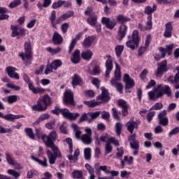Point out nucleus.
<instances>
[{
	"mask_svg": "<svg viewBox=\"0 0 179 179\" xmlns=\"http://www.w3.org/2000/svg\"><path fill=\"white\" fill-rule=\"evenodd\" d=\"M97 15L93 14L92 15H90L89 17L87 19V22L90 26H94L97 24Z\"/></svg>",
	"mask_w": 179,
	"mask_h": 179,
	"instance_id": "nucleus-38",
	"label": "nucleus"
},
{
	"mask_svg": "<svg viewBox=\"0 0 179 179\" xmlns=\"http://www.w3.org/2000/svg\"><path fill=\"white\" fill-rule=\"evenodd\" d=\"M101 90L102 92L101 95L97 96V101H85L84 104H86L88 107H97V106H100L102 103H107V101H110V98L108 95V90L104 87H101Z\"/></svg>",
	"mask_w": 179,
	"mask_h": 179,
	"instance_id": "nucleus-2",
	"label": "nucleus"
},
{
	"mask_svg": "<svg viewBox=\"0 0 179 179\" xmlns=\"http://www.w3.org/2000/svg\"><path fill=\"white\" fill-rule=\"evenodd\" d=\"M50 64L55 71H57L58 68L62 66V62L60 59H55Z\"/></svg>",
	"mask_w": 179,
	"mask_h": 179,
	"instance_id": "nucleus-48",
	"label": "nucleus"
},
{
	"mask_svg": "<svg viewBox=\"0 0 179 179\" xmlns=\"http://www.w3.org/2000/svg\"><path fill=\"white\" fill-rule=\"evenodd\" d=\"M123 82L125 83V89H132L135 86V81L129 76V74L125 73L123 78Z\"/></svg>",
	"mask_w": 179,
	"mask_h": 179,
	"instance_id": "nucleus-21",
	"label": "nucleus"
},
{
	"mask_svg": "<svg viewBox=\"0 0 179 179\" xmlns=\"http://www.w3.org/2000/svg\"><path fill=\"white\" fill-rule=\"evenodd\" d=\"M45 92H48L49 93H50L51 90L44 89L42 87H35V89L34 90V92L32 93H34V94H44V93H45Z\"/></svg>",
	"mask_w": 179,
	"mask_h": 179,
	"instance_id": "nucleus-41",
	"label": "nucleus"
},
{
	"mask_svg": "<svg viewBox=\"0 0 179 179\" xmlns=\"http://www.w3.org/2000/svg\"><path fill=\"white\" fill-rule=\"evenodd\" d=\"M101 119L106 120V121L109 122L110 121V113L107 112V111L102 112Z\"/></svg>",
	"mask_w": 179,
	"mask_h": 179,
	"instance_id": "nucleus-61",
	"label": "nucleus"
},
{
	"mask_svg": "<svg viewBox=\"0 0 179 179\" xmlns=\"http://www.w3.org/2000/svg\"><path fill=\"white\" fill-rule=\"evenodd\" d=\"M58 138V134L57 133V131L53 130L50 131L48 135L43 134L42 136V141L45 143V145L47 146H51L52 145H55L54 142L57 141Z\"/></svg>",
	"mask_w": 179,
	"mask_h": 179,
	"instance_id": "nucleus-6",
	"label": "nucleus"
},
{
	"mask_svg": "<svg viewBox=\"0 0 179 179\" xmlns=\"http://www.w3.org/2000/svg\"><path fill=\"white\" fill-rule=\"evenodd\" d=\"M50 106H51V97H50V95L45 94L42 99H38L37 103L31 106V110L32 111L42 113L45 111Z\"/></svg>",
	"mask_w": 179,
	"mask_h": 179,
	"instance_id": "nucleus-3",
	"label": "nucleus"
},
{
	"mask_svg": "<svg viewBox=\"0 0 179 179\" xmlns=\"http://www.w3.org/2000/svg\"><path fill=\"white\" fill-rule=\"evenodd\" d=\"M79 155H80V150H79V148H77L74 152L73 156L70 155L67 157L69 160H76L77 162Z\"/></svg>",
	"mask_w": 179,
	"mask_h": 179,
	"instance_id": "nucleus-49",
	"label": "nucleus"
},
{
	"mask_svg": "<svg viewBox=\"0 0 179 179\" xmlns=\"http://www.w3.org/2000/svg\"><path fill=\"white\" fill-rule=\"evenodd\" d=\"M106 58L108 59L105 62V76L106 78H110V73H111V71H113V69L114 68V66L113 65V57H111L110 55H106Z\"/></svg>",
	"mask_w": 179,
	"mask_h": 179,
	"instance_id": "nucleus-14",
	"label": "nucleus"
},
{
	"mask_svg": "<svg viewBox=\"0 0 179 179\" xmlns=\"http://www.w3.org/2000/svg\"><path fill=\"white\" fill-rule=\"evenodd\" d=\"M89 115V113H83L81 117H80L79 120H78V123L80 124L82 122H84V121H87L88 120V116Z\"/></svg>",
	"mask_w": 179,
	"mask_h": 179,
	"instance_id": "nucleus-64",
	"label": "nucleus"
},
{
	"mask_svg": "<svg viewBox=\"0 0 179 179\" xmlns=\"http://www.w3.org/2000/svg\"><path fill=\"white\" fill-rule=\"evenodd\" d=\"M153 27V22H152V15H148L147 17L145 28L147 30H152Z\"/></svg>",
	"mask_w": 179,
	"mask_h": 179,
	"instance_id": "nucleus-52",
	"label": "nucleus"
},
{
	"mask_svg": "<svg viewBox=\"0 0 179 179\" xmlns=\"http://www.w3.org/2000/svg\"><path fill=\"white\" fill-rule=\"evenodd\" d=\"M71 178L73 179H85L83 171L80 170H75L71 173Z\"/></svg>",
	"mask_w": 179,
	"mask_h": 179,
	"instance_id": "nucleus-33",
	"label": "nucleus"
},
{
	"mask_svg": "<svg viewBox=\"0 0 179 179\" xmlns=\"http://www.w3.org/2000/svg\"><path fill=\"white\" fill-rule=\"evenodd\" d=\"M112 114H113V117L115 120H117V121H121V118L120 117V115H118V110H117L116 108H112Z\"/></svg>",
	"mask_w": 179,
	"mask_h": 179,
	"instance_id": "nucleus-59",
	"label": "nucleus"
},
{
	"mask_svg": "<svg viewBox=\"0 0 179 179\" xmlns=\"http://www.w3.org/2000/svg\"><path fill=\"white\" fill-rule=\"evenodd\" d=\"M61 114L63 115V117H64V118L71 120H76L80 116V114L78 113H70L69 110L66 108H62Z\"/></svg>",
	"mask_w": 179,
	"mask_h": 179,
	"instance_id": "nucleus-13",
	"label": "nucleus"
},
{
	"mask_svg": "<svg viewBox=\"0 0 179 179\" xmlns=\"http://www.w3.org/2000/svg\"><path fill=\"white\" fill-rule=\"evenodd\" d=\"M122 131V124H121V122H117L115 124V132L117 136H120V135H121Z\"/></svg>",
	"mask_w": 179,
	"mask_h": 179,
	"instance_id": "nucleus-56",
	"label": "nucleus"
},
{
	"mask_svg": "<svg viewBox=\"0 0 179 179\" xmlns=\"http://www.w3.org/2000/svg\"><path fill=\"white\" fill-rule=\"evenodd\" d=\"M46 51L50 52V54H51V55H55V54H58V53L61 52V51H62V49L59 47L56 48L55 49L51 47H48V48H46Z\"/></svg>",
	"mask_w": 179,
	"mask_h": 179,
	"instance_id": "nucleus-44",
	"label": "nucleus"
},
{
	"mask_svg": "<svg viewBox=\"0 0 179 179\" xmlns=\"http://www.w3.org/2000/svg\"><path fill=\"white\" fill-rule=\"evenodd\" d=\"M101 113V112H100V111L88 113V115L91 118L90 120H88V124H90V122H92V121L94 120H96V118H97L100 115Z\"/></svg>",
	"mask_w": 179,
	"mask_h": 179,
	"instance_id": "nucleus-43",
	"label": "nucleus"
},
{
	"mask_svg": "<svg viewBox=\"0 0 179 179\" xmlns=\"http://www.w3.org/2000/svg\"><path fill=\"white\" fill-rule=\"evenodd\" d=\"M31 159L34 160V162H36V163H38L41 166H43V167H48V164H47V159H44L43 161L40 160L38 158L34 157V156H31Z\"/></svg>",
	"mask_w": 179,
	"mask_h": 179,
	"instance_id": "nucleus-42",
	"label": "nucleus"
},
{
	"mask_svg": "<svg viewBox=\"0 0 179 179\" xmlns=\"http://www.w3.org/2000/svg\"><path fill=\"white\" fill-rule=\"evenodd\" d=\"M5 156L6 162L8 164H10V166H13L15 170H23V166L16 162L15 158H13V155L11 153L6 152L5 153Z\"/></svg>",
	"mask_w": 179,
	"mask_h": 179,
	"instance_id": "nucleus-9",
	"label": "nucleus"
},
{
	"mask_svg": "<svg viewBox=\"0 0 179 179\" xmlns=\"http://www.w3.org/2000/svg\"><path fill=\"white\" fill-rule=\"evenodd\" d=\"M110 85L113 86V87H116L117 92L122 94V84L119 83L118 81H115V80H110Z\"/></svg>",
	"mask_w": 179,
	"mask_h": 179,
	"instance_id": "nucleus-36",
	"label": "nucleus"
},
{
	"mask_svg": "<svg viewBox=\"0 0 179 179\" xmlns=\"http://www.w3.org/2000/svg\"><path fill=\"white\" fill-rule=\"evenodd\" d=\"M86 170L90 174L89 179H96V175L94 174V168L92 167L90 164H86L85 165Z\"/></svg>",
	"mask_w": 179,
	"mask_h": 179,
	"instance_id": "nucleus-34",
	"label": "nucleus"
},
{
	"mask_svg": "<svg viewBox=\"0 0 179 179\" xmlns=\"http://www.w3.org/2000/svg\"><path fill=\"white\" fill-rule=\"evenodd\" d=\"M128 31V27L122 24L119 27V31L117 34V40H122L125 36H127V32Z\"/></svg>",
	"mask_w": 179,
	"mask_h": 179,
	"instance_id": "nucleus-22",
	"label": "nucleus"
},
{
	"mask_svg": "<svg viewBox=\"0 0 179 179\" xmlns=\"http://www.w3.org/2000/svg\"><path fill=\"white\" fill-rule=\"evenodd\" d=\"M173 48H174V44L166 45L165 52H166L168 55H171V53L173 52Z\"/></svg>",
	"mask_w": 179,
	"mask_h": 179,
	"instance_id": "nucleus-60",
	"label": "nucleus"
},
{
	"mask_svg": "<svg viewBox=\"0 0 179 179\" xmlns=\"http://www.w3.org/2000/svg\"><path fill=\"white\" fill-rule=\"evenodd\" d=\"M113 152V145H111V143L109 142H106V144L105 145V156H107V155H110Z\"/></svg>",
	"mask_w": 179,
	"mask_h": 179,
	"instance_id": "nucleus-51",
	"label": "nucleus"
},
{
	"mask_svg": "<svg viewBox=\"0 0 179 179\" xmlns=\"http://www.w3.org/2000/svg\"><path fill=\"white\" fill-rule=\"evenodd\" d=\"M71 85L73 89H75L76 86H83V80H82V78H80L79 75L76 73L72 78Z\"/></svg>",
	"mask_w": 179,
	"mask_h": 179,
	"instance_id": "nucleus-23",
	"label": "nucleus"
},
{
	"mask_svg": "<svg viewBox=\"0 0 179 179\" xmlns=\"http://www.w3.org/2000/svg\"><path fill=\"white\" fill-rule=\"evenodd\" d=\"M84 157L85 160H90V159H92V148H85Z\"/></svg>",
	"mask_w": 179,
	"mask_h": 179,
	"instance_id": "nucleus-46",
	"label": "nucleus"
},
{
	"mask_svg": "<svg viewBox=\"0 0 179 179\" xmlns=\"http://www.w3.org/2000/svg\"><path fill=\"white\" fill-rule=\"evenodd\" d=\"M65 141H66V143H68V145H69V152L71 155H72V153L73 152V144L72 143V139L71 138H66Z\"/></svg>",
	"mask_w": 179,
	"mask_h": 179,
	"instance_id": "nucleus-55",
	"label": "nucleus"
},
{
	"mask_svg": "<svg viewBox=\"0 0 179 179\" xmlns=\"http://www.w3.org/2000/svg\"><path fill=\"white\" fill-rule=\"evenodd\" d=\"M71 128H73L75 132V136L76 139H80V136L82 135V131H80V129L76 124H71Z\"/></svg>",
	"mask_w": 179,
	"mask_h": 179,
	"instance_id": "nucleus-40",
	"label": "nucleus"
},
{
	"mask_svg": "<svg viewBox=\"0 0 179 179\" xmlns=\"http://www.w3.org/2000/svg\"><path fill=\"white\" fill-rule=\"evenodd\" d=\"M117 104L119 107H121L122 108H125L126 107H129L128 104L127 103V101H125L123 99H120L117 101Z\"/></svg>",
	"mask_w": 179,
	"mask_h": 179,
	"instance_id": "nucleus-62",
	"label": "nucleus"
},
{
	"mask_svg": "<svg viewBox=\"0 0 179 179\" xmlns=\"http://www.w3.org/2000/svg\"><path fill=\"white\" fill-rule=\"evenodd\" d=\"M164 94H166L168 97H171V88L169 85L160 84L155 88L154 91L148 92V99L149 100H157V99H160Z\"/></svg>",
	"mask_w": 179,
	"mask_h": 179,
	"instance_id": "nucleus-1",
	"label": "nucleus"
},
{
	"mask_svg": "<svg viewBox=\"0 0 179 179\" xmlns=\"http://www.w3.org/2000/svg\"><path fill=\"white\" fill-rule=\"evenodd\" d=\"M17 71V69L13 66H8L6 69V72L7 73V75L9 76V78H11L12 79H20V76H19V73H15Z\"/></svg>",
	"mask_w": 179,
	"mask_h": 179,
	"instance_id": "nucleus-20",
	"label": "nucleus"
},
{
	"mask_svg": "<svg viewBox=\"0 0 179 179\" xmlns=\"http://www.w3.org/2000/svg\"><path fill=\"white\" fill-rule=\"evenodd\" d=\"M115 78H112L111 80H115V82H120L121 80V67L118 63L115 62Z\"/></svg>",
	"mask_w": 179,
	"mask_h": 179,
	"instance_id": "nucleus-29",
	"label": "nucleus"
},
{
	"mask_svg": "<svg viewBox=\"0 0 179 179\" xmlns=\"http://www.w3.org/2000/svg\"><path fill=\"white\" fill-rule=\"evenodd\" d=\"M163 108V103H159L157 102L155 103L154 106H152L150 108V110L152 111L153 110H162Z\"/></svg>",
	"mask_w": 179,
	"mask_h": 179,
	"instance_id": "nucleus-57",
	"label": "nucleus"
},
{
	"mask_svg": "<svg viewBox=\"0 0 179 179\" xmlns=\"http://www.w3.org/2000/svg\"><path fill=\"white\" fill-rule=\"evenodd\" d=\"M20 118H24V115L13 114H7L4 115V120L10 121V122H15V120H19Z\"/></svg>",
	"mask_w": 179,
	"mask_h": 179,
	"instance_id": "nucleus-30",
	"label": "nucleus"
},
{
	"mask_svg": "<svg viewBox=\"0 0 179 179\" xmlns=\"http://www.w3.org/2000/svg\"><path fill=\"white\" fill-rule=\"evenodd\" d=\"M116 20L118 23L124 24V23H127V22H131V18L124 16V15H119L117 16Z\"/></svg>",
	"mask_w": 179,
	"mask_h": 179,
	"instance_id": "nucleus-39",
	"label": "nucleus"
},
{
	"mask_svg": "<svg viewBox=\"0 0 179 179\" xmlns=\"http://www.w3.org/2000/svg\"><path fill=\"white\" fill-rule=\"evenodd\" d=\"M115 51L117 58H120L124 51V46L122 45H118L115 48Z\"/></svg>",
	"mask_w": 179,
	"mask_h": 179,
	"instance_id": "nucleus-45",
	"label": "nucleus"
},
{
	"mask_svg": "<svg viewBox=\"0 0 179 179\" xmlns=\"http://www.w3.org/2000/svg\"><path fill=\"white\" fill-rule=\"evenodd\" d=\"M46 148H50L52 149L51 150H48L47 151V156L49 160L50 164H55V160H57V157H62V155L61 154V151L59 150V148H57L55 144H53L52 145H48Z\"/></svg>",
	"mask_w": 179,
	"mask_h": 179,
	"instance_id": "nucleus-5",
	"label": "nucleus"
},
{
	"mask_svg": "<svg viewBox=\"0 0 179 179\" xmlns=\"http://www.w3.org/2000/svg\"><path fill=\"white\" fill-rule=\"evenodd\" d=\"M11 37H17L19 40L21 37L26 36V29L20 27L17 25H11Z\"/></svg>",
	"mask_w": 179,
	"mask_h": 179,
	"instance_id": "nucleus-8",
	"label": "nucleus"
},
{
	"mask_svg": "<svg viewBox=\"0 0 179 179\" xmlns=\"http://www.w3.org/2000/svg\"><path fill=\"white\" fill-rule=\"evenodd\" d=\"M52 42L57 45H61L64 43V38L57 31H55L52 35Z\"/></svg>",
	"mask_w": 179,
	"mask_h": 179,
	"instance_id": "nucleus-25",
	"label": "nucleus"
},
{
	"mask_svg": "<svg viewBox=\"0 0 179 179\" xmlns=\"http://www.w3.org/2000/svg\"><path fill=\"white\" fill-rule=\"evenodd\" d=\"M82 36H83V32H79L76 36V38L74 39H72L69 48V54H71L72 51H73V48H75V45H76V43H78V40H79L82 37Z\"/></svg>",
	"mask_w": 179,
	"mask_h": 179,
	"instance_id": "nucleus-27",
	"label": "nucleus"
},
{
	"mask_svg": "<svg viewBox=\"0 0 179 179\" xmlns=\"http://www.w3.org/2000/svg\"><path fill=\"white\" fill-rule=\"evenodd\" d=\"M81 57L83 59H85V61H90L93 57V52L90 50L82 52Z\"/></svg>",
	"mask_w": 179,
	"mask_h": 179,
	"instance_id": "nucleus-35",
	"label": "nucleus"
},
{
	"mask_svg": "<svg viewBox=\"0 0 179 179\" xmlns=\"http://www.w3.org/2000/svg\"><path fill=\"white\" fill-rule=\"evenodd\" d=\"M173 22H169L165 24V29L164 32V37L170 38L173 36Z\"/></svg>",
	"mask_w": 179,
	"mask_h": 179,
	"instance_id": "nucleus-19",
	"label": "nucleus"
},
{
	"mask_svg": "<svg viewBox=\"0 0 179 179\" xmlns=\"http://www.w3.org/2000/svg\"><path fill=\"white\" fill-rule=\"evenodd\" d=\"M24 132L27 134V136L30 139H34V133L33 132V129L31 128H25Z\"/></svg>",
	"mask_w": 179,
	"mask_h": 179,
	"instance_id": "nucleus-53",
	"label": "nucleus"
},
{
	"mask_svg": "<svg viewBox=\"0 0 179 179\" xmlns=\"http://www.w3.org/2000/svg\"><path fill=\"white\" fill-rule=\"evenodd\" d=\"M17 101V95H10L7 97V102L8 104H13V103H16Z\"/></svg>",
	"mask_w": 179,
	"mask_h": 179,
	"instance_id": "nucleus-54",
	"label": "nucleus"
},
{
	"mask_svg": "<svg viewBox=\"0 0 179 179\" xmlns=\"http://www.w3.org/2000/svg\"><path fill=\"white\" fill-rule=\"evenodd\" d=\"M22 78L26 83L28 85L29 90L31 92H34V90L36 89V87L33 85V83H31V80H30V78L26 73H23Z\"/></svg>",
	"mask_w": 179,
	"mask_h": 179,
	"instance_id": "nucleus-28",
	"label": "nucleus"
},
{
	"mask_svg": "<svg viewBox=\"0 0 179 179\" xmlns=\"http://www.w3.org/2000/svg\"><path fill=\"white\" fill-rule=\"evenodd\" d=\"M129 141H130V146L134 150H139V141H136V134L130 136Z\"/></svg>",
	"mask_w": 179,
	"mask_h": 179,
	"instance_id": "nucleus-24",
	"label": "nucleus"
},
{
	"mask_svg": "<svg viewBox=\"0 0 179 179\" xmlns=\"http://www.w3.org/2000/svg\"><path fill=\"white\" fill-rule=\"evenodd\" d=\"M167 71H169V68H167V60H164L161 63L157 64V69L155 71V76H163Z\"/></svg>",
	"mask_w": 179,
	"mask_h": 179,
	"instance_id": "nucleus-10",
	"label": "nucleus"
},
{
	"mask_svg": "<svg viewBox=\"0 0 179 179\" xmlns=\"http://www.w3.org/2000/svg\"><path fill=\"white\" fill-rule=\"evenodd\" d=\"M96 40V36H90L85 38L83 42V47L84 48H90L92 47V44H93V41Z\"/></svg>",
	"mask_w": 179,
	"mask_h": 179,
	"instance_id": "nucleus-26",
	"label": "nucleus"
},
{
	"mask_svg": "<svg viewBox=\"0 0 179 179\" xmlns=\"http://www.w3.org/2000/svg\"><path fill=\"white\" fill-rule=\"evenodd\" d=\"M157 9V5L156 4H154L152 8L148 6L145 7L144 13H145V15H148V16H152V13H154V12H156Z\"/></svg>",
	"mask_w": 179,
	"mask_h": 179,
	"instance_id": "nucleus-37",
	"label": "nucleus"
},
{
	"mask_svg": "<svg viewBox=\"0 0 179 179\" xmlns=\"http://www.w3.org/2000/svg\"><path fill=\"white\" fill-rule=\"evenodd\" d=\"M141 41V37L139 36V32L138 30L133 31L131 37L128 36V41L126 42V46L127 48H130L132 51L136 50L139 47V42Z\"/></svg>",
	"mask_w": 179,
	"mask_h": 179,
	"instance_id": "nucleus-4",
	"label": "nucleus"
},
{
	"mask_svg": "<svg viewBox=\"0 0 179 179\" xmlns=\"http://www.w3.org/2000/svg\"><path fill=\"white\" fill-rule=\"evenodd\" d=\"M126 127L127 128V131H129L130 134H134V129H138V123L134 121H129L126 124Z\"/></svg>",
	"mask_w": 179,
	"mask_h": 179,
	"instance_id": "nucleus-32",
	"label": "nucleus"
},
{
	"mask_svg": "<svg viewBox=\"0 0 179 179\" xmlns=\"http://www.w3.org/2000/svg\"><path fill=\"white\" fill-rule=\"evenodd\" d=\"M86 134L81 136V141L85 145H90L92 143V129L86 128L85 129Z\"/></svg>",
	"mask_w": 179,
	"mask_h": 179,
	"instance_id": "nucleus-17",
	"label": "nucleus"
},
{
	"mask_svg": "<svg viewBox=\"0 0 179 179\" xmlns=\"http://www.w3.org/2000/svg\"><path fill=\"white\" fill-rule=\"evenodd\" d=\"M64 103L65 104H71V106H75V101L73 100V93L69 90H66L64 93Z\"/></svg>",
	"mask_w": 179,
	"mask_h": 179,
	"instance_id": "nucleus-16",
	"label": "nucleus"
},
{
	"mask_svg": "<svg viewBox=\"0 0 179 179\" xmlns=\"http://www.w3.org/2000/svg\"><path fill=\"white\" fill-rule=\"evenodd\" d=\"M22 3V0H14L13 2L10 3L8 5V8L10 9H13V8H16V6H19Z\"/></svg>",
	"mask_w": 179,
	"mask_h": 179,
	"instance_id": "nucleus-58",
	"label": "nucleus"
},
{
	"mask_svg": "<svg viewBox=\"0 0 179 179\" xmlns=\"http://www.w3.org/2000/svg\"><path fill=\"white\" fill-rule=\"evenodd\" d=\"M101 23L106 26V29L113 30L117 26V20L115 19H110V17H103L101 18Z\"/></svg>",
	"mask_w": 179,
	"mask_h": 179,
	"instance_id": "nucleus-11",
	"label": "nucleus"
},
{
	"mask_svg": "<svg viewBox=\"0 0 179 179\" xmlns=\"http://www.w3.org/2000/svg\"><path fill=\"white\" fill-rule=\"evenodd\" d=\"M63 5H65V1L64 0H59L52 3V9H58L59 8H62Z\"/></svg>",
	"mask_w": 179,
	"mask_h": 179,
	"instance_id": "nucleus-47",
	"label": "nucleus"
},
{
	"mask_svg": "<svg viewBox=\"0 0 179 179\" xmlns=\"http://www.w3.org/2000/svg\"><path fill=\"white\" fill-rule=\"evenodd\" d=\"M24 47L25 53L20 52L18 57H20L24 62H26V59L28 61L31 59V54L33 53V52H31V43H30V42H25Z\"/></svg>",
	"mask_w": 179,
	"mask_h": 179,
	"instance_id": "nucleus-7",
	"label": "nucleus"
},
{
	"mask_svg": "<svg viewBox=\"0 0 179 179\" xmlns=\"http://www.w3.org/2000/svg\"><path fill=\"white\" fill-rule=\"evenodd\" d=\"M166 115H167L166 110L161 111L158 115V124L162 125V127H167L169 125V118Z\"/></svg>",
	"mask_w": 179,
	"mask_h": 179,
	"instance_id": "nucleus-15",
	"label": "nucleus"
},
{
	"mask_svg": "<svg viewBox=\"0 0 179 179\" xmlns=\"http://www.w3.org/2000/svg\"><path fill=\"white\" fill-rule=\"evenodd\" d=\"M71 62L73 64H79L80 62V50L76 49L72 55Z\"/></svg>",
	"mask_w": 179,
	"mask_h": 179,
	"instance_id": "nucleus-31",
	"label": "nucleus"
},
{
	"mask_svg": "<svg viewBox=\"0 0 179 179\" xmlns=\"http://www.w3.org/2000/svg\"><path fill=\"white\" fill-rule=\"evenodd\" d=\"M68 29H69V24L68 22H65L62 24L61 30L64 34L68 31Z\"/></svg>",
	"mask_w": 179,
	"mask_h": 179,
	"instance_id": "nucleus-63",
	"label": "nucleus"
},
{
	"mask_svg": "<svg viewBox=\"0 0 179 179\" xmlns=\"http://www.w3.org/2000/svg\"><path fill=\"white\" fill-rule=\"evenodd\" d=\"M49 20L52 27H53L55 29H57V24H59V23H61V17H59L57 19V11L55 10H52L50 13Z\"/></svg>",
	"mask_w": 179,
	"mask_h": 179,
	"instance_id": "nucleus-18",
	"label": "nucleus"
},
{
	"mask_svg": "<svg viewBox=\"0 0 179 179\" xmlns=\"http://www.w3.org/2000/svg\"><path fill=\"white\" fill-rule=\"evenodd\" d=\"M177 71V73H176L174 78L173 80V76H170L168 78V82H170L171 85H174L173 87L178 90L179 89V66H177L174 69L173 72H176Z\"/></svg>",
	"mask_w": 179,
	"mask_h": 179,
	"instance_id": "nucleus-12",
	"label": "nucleus"
},
{
	"mask_svg": "<svg viewBox=\"0 0 179 179\" xmlns=\"http://www.w3.org/2000/svg\"><path fill=\"white\" fill-rule=\"evenodd\" d=\"M75 13L73 11H68L66 13L60 16V22H63V20H66V19H69L71 16H73Z\"/></svg>",
	"mask_w": 179,
	"mask_h": 179,
	"instance_id": "nucleus-50",
	"label": "nucleus"
}]
</instances>
